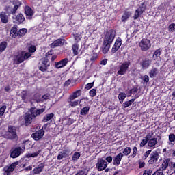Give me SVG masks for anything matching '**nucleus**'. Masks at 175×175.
I'll list each match as a JSON object with an SVG mask.
<instances>
[{"mask_svg":"<svg viewBox=\"0 0 175 175\" xmlns=\"http://www.w3.org/2000/svg\"><path fill=\"white\" fill-rule=\"evenodd\" d=\"M122 158H124V154H122V153L118 154L113 159V165L115 166H118V165L121 163Z\"/></svg>","mask_w":175,"mask_h":175,"instance_id":"obj_15","label":"nucleus"},{"mask_svg":"<svg viewBox=\"0 0 175 175\" xmlns=\"http://www.w3.org/2000/svg\"><path fill=\"white\" fill-rule=\"evenodd\" d=\"M131 152H132V149H131V147H126L123 151H122V154H123V157L124 155L125 157H128V155H129V154H131Z\"/></svg>","mask_w":175,"mask_h":175,"instance_id":"obj_36","label":"nucleus"},{"mask_svg":"<svg viewBox=\"0 0 175 175\" xmlns=\"http://www.w3.org/2000/svg\"><path fill=\"white\" fill-rule=\"evenodd\" d=\"M94 81L92 83H87L85 85V90H91V88H92V87H94Z\"/></svg>","mask_w":175,"mask_h":175,"instance_id":"obj_52","label":"nucleus"},{"mask_svg":"<svg viewBox=\"0 0 175 175\" xmlns=\"http://www.w3.org/2000/svg\"><path fill=\"white\" fill-rule=\"evenodd\" d=\"M152 152V150H147L142 157L141 161H146V159H147V158L150 157V154H151Z\"/></svg>","mask_w":175,"mask_h":175,"instance_id":"obj_39","label":"nucleus"},{"mask_svg":"<svg viewBox=\"0 0 175 175\" xmlns=\"http://www.w3.org/2000/svg\"><path fill=\"white\" fill-rule=\"evenodd\" d=\"M65 43V39L59 38L57 40H55L50 44L51 49H55V47L64 46V44Z\"/></svg>","mask_w":175,"mask_h":175,"instance_id":"obj_12","label":"nucleus"},{"mask_svg":"<svg viewBox=\"0 0 175 175\" xmlns=\"http://www.w3.org/2000/svg\"><path fill=\"white\" fill-rule=\"evenodd\" d=\"M147 143H148V141L144 138L140 143V147H144Z\"/></svg>","mask_w":175,"mask_h":175,"instance_id":"obj_56","label":"nucleus"},{"mask_svg":"<svg viewBox=\"0 0 175 175\" xmlns=\"http://www.w3.org/2000/svg\"><path fill=\"white\" fill-rule=\"evenodd\" d=\"M137 9L139 10L143 13H144V12H146V9H147V5H146V2L142 3L141 4V6H139V8Z\"/></svg>","mask_w":175,"mask_h":175,"instance_id":"obj_44","label":"nucleus"},{"mask_svg":"<svg viewBox=\"0 0 175 175\" xmlns=\"http://www.w3.org/2000/svg\"><path fill=\"white\" fill-rule=\"evenodd\" d=\"M29 57H31V53L27 52L23 55V59H25V61L26 59H28V58H29Z\"/></svg>","mask_w":175,"mask_h":175,"instance_id":"obj_61","label":"nucleus"},{"mask_svg":"<svg viewBox=\"0 0 175 175\" xmlns=\"http://www.w3.org/2000/svg\"><path fill=\"white\" fill-rule=\"evenodd\" d=\"M158 143V139L153 137L148 142V147H155Z\"/></svg>","mask_w":175,"mask_h":175,"instance_id":"obj_27","label":"nucleus"},{"mask_svg":"<svg viewBox=\"0 0 175 175\" xmlns=\"http://www.w3.org/2000/svg\"><path fill=\"white\" fill-rule=\"evenodd\" d=\"M114 38H116V30L111 29L106 32L102 46L103 54H107L109 53L110 47L114 41Z\"/></svg>","mask_w":175,"mask_h":175,"instance_id":"obj_1","label":"nucleus"},{"mask_svg":"<svg viewBox=\"0 0 175 175\" xmlns=\"http://www.w3.org/2000/svg\"><path fill=\"white\" fill-rule=\"evenodd\" d=\"M7 137L9 140H14L17 139V132L16 129V126H8V131H7Z\"/></svg>","mask_w":175,"mask_h":175,"instance_id":"obj_4","label":"nucleus"},{"mask_svg":"<svg viewBox=\"0 0 175 175\" xmlns=\"http://www.w3.org/2000/svg\"><path fill=\"white\" fill-rule=\"evenodd\" d=\"M151 174H152V170H146L143 173V175H151Z\"/></svg>","mask_w":175,"mask_h":175,"instance_id":"obj_58","label":"nucleus"},{"mask_svg":"<svg viewBox=\"0 0 175 175\" xmlns=\"http://www.w3.org/2000/svg\"><path fill=\"white\" fill-rule=\"evenodd\" d=\"M105 161L108 162V163H111L113 162V157L111 156L107 157Z\"/></svg>","mask_w":175,"mask_h":175,"instance_id":"obj_60","label":"nucleus"},{"mask_svg":"<svg viewBox=\"0 0 175 175\" xmlns=\"http://www.w3.org/2000/svg\"><path fill=\"white\" fill-rule=\"evenodd\" d=\"M89 95L92 98H94V96H96V89H92L89 92Z\"/></svg>","mask_w":175,"mask_h":175,"instance_id":"obj_48","label":"nucleus"},{"mask_svg":"<svg viewBox=\"0 0 175 175\" xmlns=\"http://www.w3.org/2000/svg\"><path fill=\"white\" fill-rule=\"evenodd\" d=\"M96 59H98V54L94 53L92 55L90 61H92V62H95Z\"/></svg>","mask_w":175,"mask_h":175,"instance_id":"obj_55","label":"nucleus"},{"mask_svg":"<svg viewBox=\"0 0 175 175\" xmlns=\"http://www.w3.org/2000/svg\"><path fill=\"white\" fill-rule=\"evenodd\" d=\"M28 32V30L25 28H22L18 31V38H21L25 36V33Z\"/></svg>","mask_w":175,"mask_h":175,"instance_id":"obj_35","label":"nucleus"},{"mask_svg":"<svg viewBox=\"0 0 175 175\" xmlns=\"http://www.w3.org/2000/svg\"><path fill=\"white\" fill-rule=\"evenodd\" d=\"M49 66H50V63H49V59L47 57H44L41 63L39 64V70L41 72H47L49 69Z\"/></svg>","mask_w":175,"mask_h":175,"instance_id":"obj_9","label":"nucleus"},{"mask_svg":"<svg viewBox=\"0 0 175 175\" xmlns=\"http://www.w3.org/2000/svg\"><path fill=\"white\" fill-rule=\"evenodd\" d=\"M72 49L74 55H77V54H79V44H74L72 45Z\"/></svg>","mask_w":175,"mask_h":175,"instance_id":"obj_40","label":"nucleus"},{"mask_svg":"<svg viewBox=\"0 0 175 175\" xmlns=\"http://www.w3.org/2000/svg\"><path fill=\"white\" fill-rule=\"evenodd\" d=\"M33 99L35 102H36V103H40V102H42V95L39 93H36L33 96Z\"/></svg>","mask_w":175,"mask_h":175,"instance_id":"obj_28","label":"nucleus"},{"mask_svg":"<svg viewBox=\"0 0 175 175\" xmlns=\"http://www.w3.org/2000/svg\"><path fill=\"white\" fill-rule=\"evenodd\" d=\"M21 96L22 100H24L25 103H27V99L28 98V91L23 90L21 93Z\"/></svg>","mask_w":175,"mask_h":175,"instance_id":"obj_31","label":"nucleus"},{"mask_svg":"<svg viewBox=\"0 0 175 175\" xmlns=\"http://www.w3.org/2000/svg\"><path fill=\"white\" fill-rule=\"evenodd\" d=\"M5 111H6V105H3L1 107H0V117L5 114Z\"/></svg>","mask_w":175,"mask_h":175,"instance_id":"obj_51","label":"nucleus"},{"mask_svg":"<svg viewBox=\"0 0 175 175\" xmlns=\"http://www.w3.org/2000/svg\"><path fill=\"white\" fill-rule=\"evenodd\" d=\"M158 159H159V153L157 151H153L150 154L148 163V165H154L158 162Z\"/></svg>","mask_w":175,"mask_h":175,"instance_id":"obj_8","label":"nucleus"},{"mask_svg":"<svg viewBox=\"0 0 175 175\" xmlns=\"http://www.w3.org/2000/svg\"><path fill=\"white\" fill-rule=\"evenodd\" d=\"M8 47V42L6 41L1 42L0 43V53H3L4 50H6Z\"/></svg>","mask_w":175,"mask_h":175,"instance_id":"obj_37","label":"nucleus"},{"mask_svg":"<svg viewBox=\"0 0 175 175\" xmlns=\"http://www.w3.org/2000/svg\"><path fill=\"white\" fill-rule=\"evenodd\" d=\"M77 175H85V172L81 170L78 173H77Z\"/></svg>","mask_w":175,"mask_h":175,"instance_id":"obj_64","label":"nucleus"},{"mask_svg":"<svg viewBox=\"0 0 175 175\" xmlns=\"http://www.w3.org/2000/svg\"><path fill=\"white\" fill-rule=\"evenodd\" d=\"M23 152H24V151L23 150V148L20 146L12 148L10 150V158H13V159L18 158V157H20V155H21Z\"/></svg>","mask_w":175,"mask_h":175,"instance_id":"obj_6","label":"nucleus"},{"mask_svg":"<svg viewBox=\"0 0 175 175\" xmlns=\"http://www.w3.org/2000/svg\"><path fill=\"white\" fill-rule=\"evenodd\" d=\"M40 154V150L37 151L36 152L31 154V158H36Z\"/></svg>","mask_w":175,"mask_h":175,"instance_id":"obj_62","label":"nucleus"},{"mask_svg":"<svg viewBox=\"0 0 175 175\" xmlns=\"http://www.w3.org/2000/svg\"><path fill=\"white\" fill-rule=\"evenodd\" d=\"M170 163V159L167 158V159H164L163 161L161 167H160L159 169H161V170L164 172V170H166L167 169V167H169Z\"/></svg>","mask_w":175,"mask_h":175,"instance_id":"obj_22","label":"nucleus"},{"mask_svg":"<svg viewBox=\"0 0 175 175\" xmlns=\"http://www.w3.org/2000/svg\"><path fill=\"white\" fill-rule=\"evenodd\" d=\"M53 117H54V113H48L44 116L42 121H43V122H47L50 121V120H52V118Z\"/></svg>","mask_w":175,"mask_h":175,"instance_id":"obj_33","label":"nucleus"},{"mask_svg":"<svg viewBox=\"0 0 175 175\" xmlns=\"http://www.w3.org/2000/svg\"><path fill=\"white\" fill-rule=\"evenodd\" d=\"M140 65L142 67V69H148L150 65H151V60H150V59H145L142 60Z\"/></svg>","mask_w":175,"mask_h":175,"instance_id":"obj_20","label":"nucleus"},{"mask_svg":"<svg viewBox=\"0 0 175 175\" xmlns=\"http://www.w3.org/2000/svg\"><path fill=\"white\" fill-rule=\"evenodd\" d=\"M107 161L103 160V159H98L97 163H96V168L98 172H103L106 167H107Z\"/></svg>","mask_w":175,"mask_h":175,"instance_id":"obj_7","label":"nucleus"},{"mask_svg":"<svg viewBox=\"0 0 175 175\" xmlns=\"http://www.w3.org/2000/svg\"><path fill=\"white\" fill-rule=\"evenodd\" d=\"M74 100H69V98L68 99V103H69V106L71 107H76V106H79V100H76L73 101Z\"/></svg>","mask_w":175,"mask_h":175,"instance_id":"obj_34","label":"nucleus"},{"mask_svg":"<svg viewBox=\"0 0 175 175\" xmlns=\"http://www.w3.org/2000/svg\"><path fill=\"white\" fill-rule=\"evenodd\" d=\"M131 16H132V12H131V11H124L122 16V23H125Z\"/></svg>","mask_w":175,"mask_h":175,"instance_id":"obj_25","label":"nucleus"},{"mask_svg":"<svg viewBox=\"0 0 175 175\" xmlns=\"http://www.w3.org/2000/svg\"><path fill=\"white\" fill-rule=\"evenodd\" d=\"M136 155H137V147L134 146L133 148V153L131 154V157H132V158H135Z\"/></svg>","mask_w":175,"mask_h":175,"instance_id":"obj_49","label":"nucleus"},{"mask_svg":"<svg viewBox=\"0 0 175 175\" xmlns=\"http://www.w3.org/2000/svg\"><path fill=\"white\" fill-rule=\"evenodd\" d=\"M125 98H126V94L124 92H120L118 95V99L119 100L124 101L125 100Z\"/></svg>","mask_w":175,"mask_h":175,"instance_id":"obj_46","label":"nucleus"},{"mask_svg":"<svg viewBox=\"0 0 175 175\" xmlns=\"http://www.w3.org/2000/svg\"><path fill=\"white\" fill-rule=\"evenodd\" d=\"M10 36H12V38H17L18 36L17 25H14V27H12L10 31Z\"/></svg>","mask_w":175,"mask_h":175,"instance_id":"obj_26","label":"nucleus"},{"mask_svg":"<svg viewBox=\"0 0 175 175\" xmlns=\"http://www.w3.org/2000/svg\"><path fill=\"white\" fill-rule=\"evenodd\" d=\"M74 38L76 42H80V40H81V38H80V35H79V33L75 34Z\"/></svg>","mask_w":175,"mask_h":175,"instance_id":"obj_59","label":"nucleus"},{"mask_svg":"<svg viewBox=\"0 0 175 175\" xmlns=\"http://www.w3.org/2000/svg\"><path fill=\"white\" fill-rule=\"evenodd\" d=\"M157 73H158V68H152L149 72L150 78L154 79V77H155V76H157Z\"/></svg>","mask_w":175,"mask_h":175,"instance_id":"obj_29","label":"nucleus"},{"mask_svg":"<svg viewBox=\"0 0 175 175\" xmlns=\"http://www.w3.org/2000/svg\"><path fill=\"white\" fill-rule=\"evenodd\" d=\"M68 62H69V59H68V58H64L58 62H55V67L56 69L64 68V66H66V65H68Z\"/></svg>","mask_w":175,"mask_h":175,"instance_id":"obj_13","label":"nucleus"},{"mask_svg":"<svg viewBox=\"0 0 175 175\" xmlns=\"http://www.w3.org/2000/svg\"><path fill=\"white\" fill-rule=\"evenodd\" d=\"M46 111V108L36 109V107H31L29 110V113H26L25 116V125L29 126L32 124V121L36 119L38 116L43 114Z\"/></svg>","mask_w":175,"mask_h":175,"instance_id":"obj_2","label":"nucleus"},{"mask_svg":"<svg viewBox=\"0 0 175 175\" xmlns=\"http://www.w3.org/2000/svg\"><path fill=\"white\" fill-rule=\"evenodd\" d=\"M50 98V94H44L42 97L41 99H42V102H44V100H47Z\"/></svg>","mask_w":175,"mask_h":175,"instance_id":"obj_54","label":"nucleus"},{"mask_svg":"<svg viewBox=\"0 0 175 175\" xmlns=\"http://www.w3.org/2000/svg\"><path fill=\"white\" fill-rule=\"evenodd\" d=\"M161 54H162V49L160 48L154 51L152 56L153 59L155 61L158 57H161Z\"/></svg>","mask_w":175,"mask_h":175,"instance_id":"obj_32","label":"nucleus"},{"mask_svg":"<svg viewBox=\"0 0 175 175\" xmlns=\"http://www.w3.org/2000/svg\"><path fill=\"white\" fill-rule=\"evenodd\" d=\"M169 142L170 143H173V142H175V135L174 133H171L169 135Z\"/></svg>","mask_w":175,"mask_h":175,"instance_id":"obj_53","label":"nucleus"},{"mask_svg":"<svg viewBox=\"0 0 175 175\" xmlns=\"http://www.w3.org/2000/svg\"><path fill=\"white\" fill-rule=\"evenodd\" d=\"M12 3L14 6L12 10H11V14H16V12H17V10H18V8H20V6H21L22 3H21V1H20L18 0L14 1Z\"/></svg>","mask_w":175,"mask_h":175,"instance_id":"obj_18","label":"nucleus"},{"mask_svg":"<svg viewBox=\"0 0 175 175\" xmlns=\"http://www.w3.org/2000/svg\"><path fill=\"white\" fill-rule=\"evenodd\" d=\"M142 14H143L142 11H141L140 10H138V8L135 11V14L133 16V18L134 20H137V18H139V17H140V16H142Z\"/></svg>","mask_w":175,"mask_h":175,"instance_id":"obj_38","label":"nucleus"},{"mask_svg":"<svg viewBox=\"0 0 175 175\" xmlns=\"http://www.w3.org/2000/svg\"><path fill=\"white\" fill-rule=\"evenodd\" d=\"M130 91L131 94H135V92H137L138 90H137V88L134 87L133 88L131 89Z\"/></svg>","mask_w":175,"mask_h":175,"instance_id":"obj_63","label":"nucleus"},{"mask_svg":"<svg viewBox=\"0 0 175 175\" xmlns=\"http://www.w3.org/2000/svg\"><path fill=\"white\" fill-rule=\"evenodd\" d=\"M45 164L44 163H40L38 167H36L33 170V174H40V173H42L43 172V169H44Z\"/></svg>","mask_w":175,"mask_h":175,"instance_id":"obj_16","label":"nucleus"},{"mask_svg":"<svg viewBox=\"0 0 175 175\" xmlns=\"http://www.w3.org/2000/svg\"><path fill=\"white\" fill-rule=\"evenodd\" d=\"M169 32H174L175 31V23H171L168 26Z\"/></svg>","mask_w":175,"mask_h":175,"instance_id":"obj_47","label":"nucleus"},{"mask_svg":"<svg viewBox=\"0 0 175 175\" xmlns=\"http://www.w3.org/2000/svg\"><path fill=\"white\" fill-rule=\"evenodd\" d=\"M43 136H44V131H43V130H38L35 133H33L31 135V137H32L33 140L38 142V140H40Z\"/></svg>","mask_w":175,"mask_h":175,"instance_id":"obj_11","label":"nucleus"},{"mask_svg":"<svg viewBox=\"0 0 175 175\" xmlns=\"http://www.w3.org/2000/svg\"><path fill=\"white\" fill-rule=\"evenodd\" d=\"M35 51H36V46L31 45L29 48V53H35Z\"/></svg>","mask_w":175,"mask_h":175,"instance_id":"obj_57","label":"nucleus"},{"mask_svg":"<svg viewBox=\"0 0 175 175\" xmlns=\"http://www.w3.org/2000/svg\"><path fill=\"white\" fill-rule=\"evenodd\" d=\"M0 20L3 24H8L9 23V15L5 12L2 11L0 13Z\"/></svg>","mask_w":175,"mask_h":175,"instance_id":"obj_17","label":"nucleus"},{"mask_svg":"<svg viewBox=\"0 0 175 175\" xmlns=\"http://www.w3.org/2000/svg\"><path fill=\"white\" fill-rule=\"evenodd\" d=\"M24 53H21V54L16 56V59L15 60L16 65H20V64H23L24 62Z\"/></svg>","mask_w":175,"mask_h":175,"instance_id":"obj_23","label":"nucleus"},{"mask_svg":"<svg viewBox=\"0 0 175 175\" xmlns=\"http://www.w3.org/2000/svg\"><path fill=\"white\" fill-rule=\"evenodd\" d=\"M14 23L15 24H23L25 21V18L23 15V14H18L17 16H14L13 18Z\"/></svg>","mask_w":175,"mask_h":175,"instance_id":"obj_14","label":"nucleus"},{"mask_svg":"<svg viewBox=\"0 0 175 175\" xmlns=\"http://www.w3.org/2000/svg\"><path fill=\"white\" fill-rule=\"evenodd\" d=\"M142 51H147L149 49H151V41L147 38H143L139 43Z\"/></svg>","mask_w":175,"mask_h":175,"instance_id":"obj_5","label":"nucleus"},{"mask_svg":"<svg viewBox=\"0 0 175 175\" xmlns=\"http://www.w3.org/2000/svg\"><path fill=\"white\" fill-rule=\"evenodd\" d=\"M129 66H131L130 61H126L123 63H120L117 75L119 76H124V75H126V72L129 70Z\"/></svg>","mask_w":175,"mask_h":175,"instance_id":"obj_3","label":"nucleus"},{"mask_svg":"<svg viewBox=\"0 0 175 175\" xmlns=\"http://www.w3.org/2000/svg\"><path fill=\"white\" fill-rule=\"evenodd\" d=\"M81 90H78L72 92V94L69 96V100H75V99H77L79 96H81Z\"/></svg>","mask_w":175,"mask_h":175,"instance_id":"obj_19","label":"nucleus"},{"mask_svg":"<svg viewBox=\"0 0 175 175\" xmlns=\"http://www.w3.org/2000/svg\"><path fill=\"white\" fill-rule=\"evenodd\" d=\"M16 166H17V164L16 163H12L8 167H5L3 170H5L10 173H13V172H14V169H16Z\"/></svg>","mask_w":175,"mask_h":175,"instance_id":"obj_24","label":"nucleus"},{"mask_svg":"<svg viewBox=\"0 0 175 175\" xmlns=\"http://www.w3.org/2000/svg\"><path fill=\"white\" fill-rule=\"evenodd\" d=\"M154 135V133L152 131H150V133H148L146 137H144V139H147V141H150L151 140V137H152V136Z\"/></svg>","mask_w":175,"mask_h":175,"instance_id":"obj_50","label":"nucleus"},{"mask_svg":"<svg viewBox=\"0 0 175 175\" xmlns=\"http://www.w3.org/2000/svg\"><path fill=\"white\" fill-rule=\"evenodd\" d=\"M66 152L65 150L64 152H59V154L57 155L58 161H61V159H64V158H66Z\"/></svg>","mask_w":175,"mask_h":175,"instance_id":"obj_41","label":"nucleus"},{"mask_svg":"<svg viewBox=\"0 0 175 175\" xmlns=\"http://www.w3.org/2000/svg\"><path fill=\"white\" fill-rule=\"evenodd\" d=\"M121 46H122V40L121 39V38L118 37L116 40L115 43L111 49V53L116 54V53H117V51L120 50V47H121Z\"/></svg>","mask_w":175,"mask_h":175,"instance_id":"obj_10","label":"nucleus"},{"mask_svg":"<svg viewBox=\"0 0 175 175\" xmlns=\"http://www.w3.org/2000/svg\"><path fill=\"white\" fill-rule=\"evenodd\" d=\"M90 106L85 107L82 108L80 111V114L81 116H87L88 113H90Z\"/></svg>","mask_w":175,"mask_h":175,"instance_id":"obj_30","label":"nucleus"},{"mask_svg":"<svg viewBox=\"0 0 175 175\" xmlns=\"http://www.w3.org/2000/svg\"><path fill=\"white\" fill-rule=\"evenodd\" d=\"M133 102H135V99H131L129 101L124 102L123 104V107H124V109H126V107H129V106H131V105H132Z\"/></svg>","mask_w":175,"mask_h":175,"instance_id":"obj_42","label":"nucleus"},{"mask_svg":"<svg viewBox=\"0 0 175 175\" xmlns=\"http://www.w3.org/2000/svg\"><path fill=\"white\" fill-rule=\"evenodd\" d=\"M25 13L26 16L29 17V20H32V16H33V10L29 6H26L25 8Z\"/></svg>","mask_w":175,"mask_h":175,"instance_id":"obj_21","label":"nucleus"},{"mask_svg":"<svg viewBox=\"0 0 175 175\" xmlns=\"http://www.w3.org/2000/svg\"><path fill=\"white\" fill-rule=\"evenodd\" d=\"M146 166V162L144 161L139 159L138 160V167L139 169H143Z\"/></svg>","mask_w":175,"mask_h":175,"instance_id":"obj_45","label":"nucleus"},{"mask_svg":"<svg viewBox=\"0 0 175 175\" xmlns=\"http://www.w3.org/2000/svg\"><path fill=\"white\" fill-rule=\"evenodd\" d=\"M81 157V154L79 152H75L72 155V161H77Z\"/></svg>","mask_w":175,"mask_h":175,"instance_id":"obj_43","label":"nucleus"}]
</instances>
